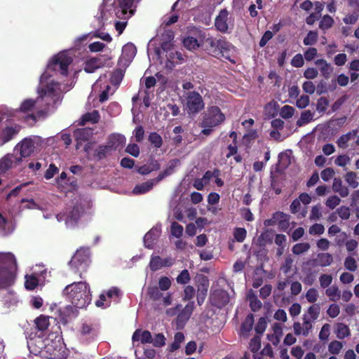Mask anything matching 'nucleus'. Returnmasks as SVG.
<instances>
[{"label": "nucleus", "mask_w": 359, "mask_h": 359, "mask_svg": "<svg viewBox=\"0 0 359 359\" xmlns=\"http://www.w3.org/2000/svg\"><path fill=\"white\" fill-rule=\"evenodd\" d=\"M183 44L184 47L189 50H196L201 46L200 43L196 38L190 36L184 39Z\"/></svg>", "instance_id": "c9c22d12"}, {"label": "nucleus", "mask_w": 359, "mask_h": 359, "mask_svg": "<svg viewBox=\"0 0 359 359\" xmlns=\"http://www.w3.org/2000/svg\"><path fill=\"white\" fill-rule=\"evenodd\" d=\"M229 300V294L228 292L224 290H215L210 294V302L212 305L219 309L228 304Z\"/></svg>", "instance_id": "9b49d317"}, {"label": "nucleus", "mask_w": 359, "mask_h": 359, "mask_svg": "<svg viewBox=\"0 0 359 359\" xmlns=\"http://www.w3.org/2000/svg\"><path fill=\"white\" fill-rule=\"evenodd\" d=\"M343 347V344L341 341L334 340L330 343L328 346V351L333 355L339 354Z\"/></svg>", "instance_id": "603ef678"}, {"label": "nucleus", "mask_w": 359, "mask_h": 359, "mask_svg": "<svg viewBox=\"0 0 359 359\" xmlns=\"http://www.w3.org/2000/svg\"><path fill=\"white\" fill-rule=\"evenodd\" d=\"M36 106V100L32 99L25 100L20 107V111L24 114H28L27 118H31L34 121H36V116L32 113Z\"/></svg>", "instance_id": "4be33fe9"}, {"label": "nucleus", "mask_w": 359, "mask_h": 359, "mask_svg": "<svg viewBox=\"0 0 359 359\" xmlns=\"http://www.w3.org/2000/svg\"><path fill=\"white\" fill-rule=\"evenodd\" d=\"M248 298L250 300V307L253 312H256L262 308V304L255 294H249Z\"/></svg>", "instance_id": "49530a36"}, {"label": "nucleus", "mask_w": 359, "mask_h": 359, "mask_svg": "<svg viewBox=\"0 0 359 359\" xmlns=\"http://www.w3.org/2000/svg\"><path fill=\"white\" fill-rule=\"evenodd\" d=\"M206 51L213 57H223L232 63L235 61L229 55L232 45L226 41L225 38L220 36L219 38L209 36L204 41Z\"/></svg>", "instance_id": "f03ea898"}, {"label": "nucleus", "mask_w": 359, "mask_h": 359, "mask_svg": "<svg viewBox=\"0 0 359 359\" xmlns=\"http://www.w3.org/2000/svg\"><path fill=\"white\" fill-rule=\"evenodd\" d=\"M333 262V257L327 252L318 253L316 257L312 259V266L325 267L330 266Z\"/></svg>", "instance_id": "6ab92c4d"}, {"label": "nucleus", "mask_w": 359, "mask_h": 359, "mask_svg": "<svg viewBox=\"0 0 359 359\" xmlns=\"http://www.w3.org/2000/svg\"><path fill=\"white\" fill-rule=\"evenodd\" d=\"M132 340L133 342L140 341L142 344H151L153 338L149 331L137 329L133 332Z\"/></svg>", "instance_id": "5701e85b"}, {"label": "nucleus", "mask_w": 359, "mask_h": 359, "mask_svg": "<svg viewBox=\"0 0 359 359\" xmlns=\"http://www.w3.org/2000/svg\"><path fill=\"white\" fill-rule=\"evenodd\" d=\"M35 325L39 330L43 331L46 330L49 325V319L44 316H40L36 318Z\"/></svg>", "instance_id": "a18cd8bd"}, {"label": "nucleus", "mask_w": 359, "mask_h": 359, "mask_svg": "<svg viewBox=\"0 0 359 359\" xmlns=\"http://www.w3.org/2000/svg\"><path fill=\"white\" fill-rule=\"evenodd\" d=\"M123 54L128 59L133 58L137 53L135 46L132 43H128L123 46L122 48Z\"/></svg>", "instance_id": "ea45409f"}, {"label": "nucleus", "mask_w": 359, "mask_h": 359, "mask_svg": "<svg viewBox=\"0 0 359 359\" xmlns=\"http://www.w3.org/2000/svg\"><path fill=\"white\" fill-rule=\"evenodd\" d=\"M266 321L263 317L260 318L255 325V330L259 334H262L266 328Z\"/></svg>", "instance_id": "69168bd1"}, {"label": "nucleus", "mask_w": 359, "mask_h": 359, "mask_svg": "<svg viewBox=\"0 0 359 359\" xmlns=\"http://www.w3.org/2000/svg\"><path fill=\"white\" fill-rule=\"evenodd\" d=\"M358 130L355 129L341 135L336 141V143L340 149H345L348 147V142L358 135Z\"/></svg>", "instance_id": "b1692460"}, {"label": "nucleus", "mask_w": 359, "mask_h": 359, "mask_svg": "<svg viewBox=\"0 0 359 359\" xmlns=\"http://www.w3.org/2000/svg\"><path fill=\"white\" fill-rule=\"evenodd\" d=\"M194 308V302H189L177 315V320L180 323L187 322L190 318Z\"/></svg>", "instance_id": "a878e982"}, {"label": "nucleus", "mask_w": 359, "mask_h": 359, "mask_svg": "<svg viewBox=\"0 0 359 359\" xmlns=\"http://www.w3.org/2000/svg\"><path fill=\"white\" fill-rule=\"evenodd\" d=\"M229 13L226 9H222L215 20V27L219 32L226 33L229 29Z\"/></svg>", "instance_id": "4468645a"}, {"label": "nucleus", "mask_w": 359, "mask_h": 359, "mask_svg": "<svg viewBox=\"0 0 359 359\" xmlns=\"http://www.w3.org/2000/svg\"><path fill=\"white\" fill-rule=\"evenodd\" d=\"M225 121V115L217 106L208 107L206 111L203 114L200 126L217 127Z\"/></svg>", "instance_id": "423d86ee"}, {"label": "nucleus", "mask_w": 359, "mask_h": 359, "mask_svg": "<svg viewBox=\"0 0 359 359\" xmlns=\"http://www.w3.org/2000/svg\"><path fill=\"white\" fill-rule=\"evenodd\" d=\"M103 62L99 57H92L86 60L84 66V71L87 73H93L96 69L102 67Z\"/></svg>", "instance_id": "bb28decb"}, {"label": "nucleus", "mask_w": 359, "mask_h": 359, "mask_svg": "<svg viewBox=\"0 0 359 359\" xmlns=\"http://www.w3.org/2000/svg\"><path fill=\"white\" fill-rule=\"evenodd\" d=\"M100 118V114L98 111L94 110L92 112H87L84 114L79 123L80 126H85L88 122H90L92 123H97L99 122Z\"/></svg>", "instance_id": "cd10ccee"}, {"label": "nucleus", "mask_w": 359, "mask_h": 359, "mask_svg": "<svg viewBox=\"0 0 359 359\" xmlns=\"http://www.w3.org/2000/svg\"><path fill=\"white\" fill-rule=\"evenodd\" d=\"M3 262L7 264L11 269H15L17 267V262L15 256L12 253H6L3 256Z\"/></svg>", "instance_id": "5fc2aeb1"}, {"label": "nucleus", "mask_w": 359, "mask_h": 359, "mask_svg": "<svg viewBox=\"0 0 359 359\" xmlns=\"http://www.w3.org/2000/svg\"><path fill=\"white\" fill-rule=\"evenodd\" d=\"M151 343H153V345L155 347H163L165 344V336L162 333L156 334Z\"/></svg>", "instance_id": "e2e57ef3"}, {"label": "nucleus", "mask_w": 359, "mask_h": 359, "mask_svg": "<svg viewBox=\"0 0 359 359\" xmlns=\"http://www.w3.org/2000/svg\"><path fill=\"white\" fill-rule=\"evenodd\" d=\"M170 231H171V234L173 236H175L176 238H180L183 233V227L182 225H180L177 222H173L171 224Z\"/></svg>", "instance_id": "13d9d810"}, {"label": "nucleus", "mask_w": 359, "mask_h": 359, "mask_svg": "<svg viewBox=\"0 0 359 359\" xmlns=\"http://www.w3.org/2000/svg\"><path fill=\"white\" fill-rule=\"evenodd\" d=\"M93 135V129L90 128H79L74 132L76 139L83 142L89 140Z\"/></svg>", "instance_id": "7c9ffc66"}, {"label": "nucleus", "mask_w": 359, "mask_h": 359, "mask_svg": "<svg viewBox=\"0 0 359 359\" xmlns=\"http://www.w3.org/2000/svg\"><path fill=\"white\" fill-rule=\"evenodd\" d=\"M209 287V280L207 277L203 276L198 285L197 303L202 305L205 301Z\"/></svg>", "instance_id": "aec40b11"}, {"label": "nucleus", "mask_w": 359, "mask_h": 359, "mask_svg": "<svg viewBox=\"0 0 359 359\" xmlns=\"http://www.w3.org/2000/svg\"><path fill=\"white\" fill-rule=\"evenodd\" d=\"M111 302L107 300L105 293L100 294L99 299L95 302V305L97 307L106 309L110 306Z\"/></svg>", "instance_id": "bf43d9fd"}, {"label": "nucleus", "mask_w": 359, "mask_h": 359, "mask_svg": "<svg viewBox=\"0 0 359 359\" xmlns=\"http://www.w3.org/2000/svg\"><path fill=\"white\" fill-rule=\"evenodd\" d=\"M53 334L48 335V342L44 346V350L50 359H65L67 358V348L61 334Z\"/></svg>", "instance_id": "7ed1b4c3"}, {"label": "nucleus", "mask_w": 359, "mask_h": 359, "mask_svg": "<svg viewBox=\"0 0 359 359\" xmlns=\"http://www.w3.org/2000/svg\"><path fill=\"white\" fill-rule=\"evenodd\" d=\"M13 156L6 155L0 160V173L5 174L10 168H12L13 161Z\"/></svg>", "instance_id": "473e14b6"}, {"label": "nucleus", "mask_w": 359, "mask_h": 359, "mask_svg": "<svg viewBox=\"0 0 359 359\" xmlns=\"http://www.w3.org/2000/svg\"><path fill=\"white\" fill-rule=\"evenodd\" d=\"M315 64L320 67V71L323 77L328 79L333 71L331 65L324 59H318L315 61Z\"/></svg>", "instance_id": "c85d7f7f"}, {"label": "nucleus", "mask_w": 359, "mask_h": 359, "mask_svg": "<svg viewBox=\"0 0 359 359\" xmlns=\"http://www.w3.org/2000/svg\"><path fill=\"white\" fill-rule=\"evenodd\" d=\"M72 58L66 53H60L55 55L53 59V64L59 66L60 74L67 76L68 74L69 66L72 62Z\"/></svg>", "instance_id": "f8f14e48"}, {"label": "nucleus", "mask_w": 359, "mask_h": 359, "mask_svg": "<svg viewBox=\"0 0 359 359\" xmlns=\"http://www.w3.org/2000/svg\"><path fill=\"white\" fill-rule=\"evenodd\" d=\"M318 38V34L316 31H309L304 39L303 43L305 46H312L317 42Z\"/></svg>", "instance_id": "37998d69"}, {"label": "nucleus", "mask_w": 359, "mask_h": 359, "mask_svg": "<svg viewBox=\"0 0 359 359\" xmlns=\"http://www.w3.org/2000/svg\"><path fill=\"white\" fill-rule=\"evenodd\" d=\"M202 96L196 91L187 93L186 107L189 114H196L204 108Z\"/></svg>", "instance_id": "0eeeda50"}, {"label": "nucleus", "mask_w": 359, "mask_h": 359, "mask_svg": "<svg viewBox=\"0 0 359 359\" xmlns=\"http://www.w3.org/2000/svg\"><path fill=\"white\" fill-rule=\"evenodd\" d=\"M254 325V316L252 313L248 314L241 325L240 332L243 336H248L252 330Z\"/></svg>", "instance_id": "c756f323"}, {"label": "nucleus", "mask_w": 359, "mask_h": 359, "mask_svg": "<svg viewBox=\"0 0 359 359\" xmlns=\"http://www.w3.org/2000/svg\"><path fill=\"white\" fill-rule=\"evenodd\" d=\"M79 308L72 305H67L60 309V320L63 324H67L70 320L77 317L79 314Z\"/></svg>", "instance_id": "dca6fc26"}, {"label": "nucleus", "mask_w": 359, "mask_h": 359, "mask_svg": "<svg viewBox=\"0 0 359 359\" xmlns=\"http://www.w3.org/2000/svg\"><path fill=\"white\" fill-rule=\"evenodd\" d=\"M63 294L77 308H85L91 302L90 286L86 282H74L67 285Z\"/></svg>", "instance_id": "f257e3e1"}, {"label": "nucleus", "mask_w": 359, "mask_h": 359, "mask_svg": "<svg viewBox=\"0 0 359 359\" xmlns=\"http://www.w3.org/2000/svg\"><path fill=\"white\" fill-rule=\"evenodd\" d=\"M191 280L189 272L187 269L182 270L176 278L177 283L181 285H186Z\"/></svg>", "instance_id": "3c124183"}, {"label": "nucleus", "mask_w": 359, "mask_h": 359, "mask_svg": "<svg viewBox=\"0 0 359 359\" xmlns=\"http://www.w3.org/2000/svg\"><path fill=\"white\" fill-rule=\"evenodd\" d=\"M294 109L289 105H285L282 107L280 114L283 118H290L294 115Z\"/></svg>", "instance_id": "052dcab7"}, {"label": "nucleus", "mask_w": 359, "mask_h": 359, "mask_svg": "<svg viewBox=\"0 0 359 359\" xmlns=\"http://www.w3.org/2000/svg\"><path fill=\"white\" fill-rule=\"evenodd\" d=\"M168 36V40L163 41L161 44V48L164 51H169L173 48V44L171 43V41L174 39V34L172 32H169L167 34Z\"/></svg>", "instance_id": "4d7b16f0"}, {"label": "nucleus", "mask_w": 359, "mask_h": 359, "mask_svg": "<svg viewBox=\"0 0 359 359\" xmlns=\"http://www.w3.org/2000/svg\"><path fill=\"white\" fill-rule=\"evenodd\" d=\"M154 185V181L148 180L140 184L136 185L133 189V194H143L150 191Z\"/></svg>", "instance_id": "2f4dec72"}, {"label": "nucleus", "mask_w": 359, "mask_h": 359, "mask_svg": "<svg viewBox=\"0 0 359 359\" xmlns=\"http://www.w3.org/2000/svg\"><path fill=\"white\" fill-rule=\"evenodd\" d=\"M84 214L83 207L81 205H76L64 212H60L56 217L59 222L64 221L67 228L74 229L77 226Z\"/></svg>", "instance_id": "39448f33"}, {"label": "nucleus", "mask_w": 359, "mask_h": 359, "mask_svg": "<svg viewBox=\"0 0 359 359\" xmlns=\"http://www.w3.org/2000/svg\"><path fill=\"white\" fill-rule=\"evenodd\" d=\"M21 126L17 123L6 125L0 131V146L15 138L20 133Z\"/></svg>", "instance_id": "9d476101"}, {"label": "nucleus", "mask_w": 359, "mask_h": 359, "mask_svg": "<svg viewBox=\"0 0 359 359\" xmlns=\"http://www.w3.org/2000/svg\"><path fill=\"white\" fill-rule=\"evenodd\" d=\"M126 143V137L120 134L111 135L107 140V147L111 151H116L123 147Z\"/></svg>", "instance_id": "a211bd4d"}, {"label": "nucleus", "mask_w": 359, "mask_h": 359, "mask_svg": "<svg viewBox=\"0 0 359 359\" xmlns=\"http://www.w3.org/2000/svg\"><path fill=\"white\" fill-rule=\"evenodd\" d=\"M341 202V199L336 195L330 196L326 202L325 204L327 207H329L330 209H334L338 205H339Z\"/></svg>", "instance_id": "774afa93"}, {"label": "nucleus", "mask_w": 359, "mask_h": 359, "mask_svg": "<svg viewBox=\"0 0 359 359\" xmlns=\"http://www.w3.org/2000/svg\"><path fill=\"white\" fill-rule=\"evenodd\" d=\"M15 274L7 267L0 266V289L13 285Z\"/></svg>", "instance_id": "2eb2a0df"}, {"label": "nucleus", "mask_w": 359, "mask_h": 359, "mask_svg": "<svg viewBox=\"0 0 359 359\" xmlns=\"http://www.w3.org/2000/svg\"><path fill=\"white\" fill-rule=\"evenodd\" d=\"M37 139V137H25L18 144L20 147V154L21 157L25 158L31 156L34 151Z\"/></svg>", "instance_id": "ddd939ff"}, {"label": "nucleus", "mask_w": 359, "mask_h": 359, "mask_svg": "<svg viewBox=\"0 0 359 359\" xmlns=\"http://www.w3.org/2000/svg\"><path fill=\"white\" fill-rule=\"evenodd\" d=\"M147 295L153 301H158L162 297V293L157 286L148 287Z\"/></svg>", "instance_id": "c03bdc74"}, {"label": "nucleus", "mask_w": 359, "mask_h": 359, "mask_svg": "<svg viewBox=\"0 0 359 359\" xmlns=\"http://www.w3.org/2000/svg\"><path fill=\"white\" fill-rule=\"evenodd\" d=\"M329 106V100L325 97H320L317 100L316 110L320 114H323L326 111L327 107Z\"/></svg>", "instance_id": "de8ad7c7"}, {"label": "nucleus", "mask_w": 359, "mask_h": 359, "mask_svg": "<svg viewBox=\"0 0 359 359\" xmlns=\"http://www.w3.org/2000/svg\"><path fill=\"white\" fill-rule=\"evenodd\" d=\"M111 151L110 148L107 147V144L106 145H100L98 147V148L95 151V156L98 160H102L105 158Z\"/></svg>", "instance_id": "58836bf2"}, {"label": "nucleus", "mask_w": 359, "mask_h": 359, "mask_svg": "<svg viewBox=\"0 0 359 359\" xmlns=\"http://www.w3.org/2000/svg\"><path fill=\"white\" fill-rule=\"evenodd\" d=\"M135 0H115L117 6L115 8L116 15L118 18L126 19L132 16L135 11L132 9Z\"/></svg>", "instance_id": "6e6552de"}, {"label": "nucleus", "mask_w": 359, "mask_h": 359, "mask_svg": "<svg viewBox=\"0 0 359 359\" xmlns=\"http://www.w3.org/2000/svg\"><path fill=\"white\" fill-rule=\"evenodd\" d=\"M310 248V245L308 243H299L295 244L292 249V252L294 255H301L306 251H308Z\"/></svg>", "instance_id": "8fccbe9b"}, {"label": "nucleus", "mask_w": 359, "mask_h": 359, "mask_svg": "<svg viewBox=\"0 0 359 359\" xmlns=\"http://www.w3.org/2000/svg\"><path fill=\"white\" fill-rule=\"evenodd\" d=\"M333 25V18L329 15H325L319 22V28L325 32V31L330 29Z\"/></svg>", "instance_id": "e433bc0d"}, {"label": "nucleus", "mask_w": 359, "mask_h": 359, "mask_svg": "<svg viewBox=\"0 0 359 359\" xmlns=\"http://www.w3.org/2000/svg\"><path fill=\"white\" fill-rule=\"evenodd\" d=\"M163 259L158 255H152L149 262V267L152 271H156L162 268Z\"/></svg>", "instance_id": "79ce46f5"}, {"label": "nucleus", "mask_w": 359, "mask_h": 359, "mask_svg": "<svg viewBox=\"0 0 359 359\" xmlns=\"http://www.w3.org/2000/svg\"><path fill=\"white\" fill-rule=\"evenodd\" d=\"M320 307L319 304H313L308 309V313L310 316L311 320H316L320 314Z\"/></svg>", "instance_id": "6e6d98bb"}, {"label": "nucleus", "mask_w": 359, "mask_h": 359, "mask_svg": "<svg viewBox=\"0 0 359 359\" xmlns=\"http://www.w3.org/2000/svg\"><path fill=\"white\" fill-rule=\"evenodd\" d=\"M357 178L356 173L353 171L347 172L344 175L346 182L352 189H356L359 185Z\"/></svg>", "instance_id": "72a5a7b5"}, {"label": "nucleus", "mask_w": 359, "mask_h": 359, "mask_svg": "<svg viewBox=\"0 0 359 359\" xmlns=\"http://www.w3.org/2000/svg\"><path fill=\"white\" fill-rule=\"evenodd\" d=\"M350 160L349 156L346 154L339 155L334 160V163L337 166L344 168L349 163Z\"/></svg>", "instance_id": "680f3d73"}, {"label": "nucleus", "mask_w": 359, "mask_h": 359, "mask_svg": "<svg viewBox=\"0 0 359 359\" xmlns=\"http://www.w3.org/2000/svg\"><path fill=\"white\" fill-rule=\"evenodd\" d=\"M313 118V113L310 110H305L302 112L300 118L297 121V125L298 126H304L310 123Z\"/></svg>", "instance_id": "f704fd0d"}, {"label": "nucleus", "mask_w": 359, "mask_h": 359, "mask_svg": "<svg viewBox=\"0 0 359 359\" xmlns=\"http://www.w3.org/2000/svg\"><path fill=\"white\" fill-rule=\"evenodd\" d=\"M351 334L350 329L348 325L344 323H339L337 325V337L343 339Z\"/></svg>", "instance_id": "a19ab883"}, {"label": "nucleus", "mask_w": 359, "mask_h": 359, "mask_svg": "<svg viewBox=\"0 0 359 359\" xmlns=\"http://www.w3.org/2000/svg\"><path fill=\"white\" fill-rule=\"evenodd\" d=\"M90 262L89 248H81L76 250L69 264L74 273H79V278H83L82 275L87 271Z\"/></svg>", "instance_id": "20e7f679"}, {"label": "nucleus", "mask_w": 359, "mask_h": 359, "mask_svg": "<svg viewBox=\"0 0 359 359\" xmlns=\"http://www.w3.org/2000/svg\"><path fill=\"white\" fill-rule=\"evenodd\" d=\"M79 339L87 343L94 340L98 335V330L92 323H83L78 330Z\"/></svg>", "instance_id": "1a4fd4ad"}, {"label": "nucleus", "mask_w": 359, "mask_h": 359, "mask_svg": "<svg viewBox=\"0 0 359 359\" xmlns=\"http://www.w3.org/2000/svg\"><path fill=\"white\" fill-rule=\"evenodd\" d=\"M332 191L337 193L342 198L347 197L349 195V190L347 187L343 185L340 177H334L332 186Z\"/></svg>", "instance_id": "393cba45"}, {"label": "nucleus", "mask_w": 359, "mask_h": 359, "mask_svg": "<svg viewBox=\"0 0 359 359\" xmlns=\"http://www.w3.org/2000/svg\"><path fill=\"white\" fill-rule=\"evenodd\" d=\"M161 229L153 227L144 236V246L148 249H153L155 243L161 235Z\"/></svg>", "instance_id": "f3484780"}, {"label": "nucleus", "mask_w": 359, "mask_h": 359, "mask_svg": "<svg viewBox=\"0 0 359 359\" xmlns=\"http://www.w3.org/2000/svg\"><path fill=\"white\" fill-rule=\"evenodd\" d=\"M148 140L156 149L160 148L163 144V139L156 132L151 133L149 135Z\"/></svg>", "instance_id": "4c0bfd02"}, {"label": "nucleus", "mask_w": 359, "mask_h": 359, "mask_svg": "<svg viewBox=\"0 0 359 359\" xmlns=\"http://www.w3.org/2000/svg\"><path fill=\"white\" fill-rule=\"evenodd\" d=\"M273 219L277 222L278 229L281 231H285L290 226V216L283 212L273 213Z\"/></svg>", "instance_id": "412c9836"}, {"label": "nucleus", "mask_w": 359, "mask_h": 359, "mask_svg": "<svg viewBox=\"0 0 359 359\" xmlns=\"http://www.w3.org/2000/svg\"><path fill=\"white\" fill-rule=\"evenodd\" d=\"M25 287L29 290H34L39 285V279L34 276H26Z\"/></svg>", "instance_id": "09e8293b"}, {"label": "nucleus", "mask_w": 359, "mask_h": 359, "mask_svg": "<svg viewBox=\"0 0 359 359\" xmlns=\"http://www.w3.org/2000/svg\"><path fill=\"white\" fill-rule=\"evenodd\" d=\"M334 174L335 172L332 168H327L321 172L320 176L323 181L328 182L334 177Z\"/></svg>", "instance_id": "338daca9"}, {"label": "nucleus", "mask_w": 359, "mask_h": 359, "mask_svg": "<svg viewBox=\"0 0 359 359\" xmlns=\"http://www.w3.org/2000/svg\"><path fill=\"white\" fill-rule=\"evenodd\" d=\"M247 236V231L245 228L237 227L234 229L233 236L236 241L242 243Z\"/></svg>", "instance_id": "864d4df0"}, {"label": "nucleus", "mask_w": 359, "mask_h": 359, "mask_svg": "<svg viewBox=\"0 0 359 359\" xmlns=\"http://www.w3.org/2000/svg\"><path fill=\"white\" fill-rule=\"evenodd\" d=\"M105 294L108 301H110L114 298H118L121 296V290L117 287H112L109 290H108Z\"/></svg>", "instance_id": "0e129e2a"}]
</instances>
